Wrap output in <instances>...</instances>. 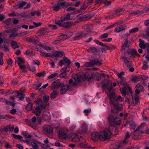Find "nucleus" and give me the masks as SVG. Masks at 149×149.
I'll list each match as a JSON object with an SVG mask.
<instances>
[{"label":"nucleus","mask_w":149,"mask_h":149,"mask_svg":"<svg viewBox=\"0 0 149 149\" xmlns=\"http://www.w3.org/2000/svg\"><path fill=\"white\" fill-rule=\"evenodd\" d=\"M111 133L109 130L105 129L99 133V139L101 141H105L110 138Z\"/></svg>","instance_id":"f257e3e1"},{"label":"nucleus","mask_w":149,"mask_h":149,"mask_svg":"<svg viewBox=\"0 0 149 149\" xmlns=\"http://www.w3.org/2000/svg\"><path fill=\"white\" fill-rule=\"evenodd\" d=\"M103 86L102 88H107L108 90L110 91L112 88L111 81L105 79L102 83Z\"/></svg>","instance_id":"f03ea898"},{"label":"nucleus","mask_w":149,"mask_h":149,"mask_svg":"<svg viewBox=\"0 0 149 149\" xmlns=\"http://www.w3.org/2000/svg\"><path fill=\"white\" fill-rule=\"evenodd\" d=\"M108 119L109 121L112 124H114L117 125H119L120 123V119L116 118H114L111 115L109 116Z\"/></svg>","instance_id":"7ed1b4c3"},{"label":"nucleus","mask_w":149,"mask_h":149,"mask_svg":"<svg viewBox=\"0 0 149 149\" xmlns=\"http://www.w3.org/2000/svg\"><path fill=\"white\" fill-rule=\"evenodd\" d=\"M60 86V88H61L60 93L62 95L65 94L69 88L68 85L65 84L63 83L61 84Z\"/></svg>","instance_id":"20e7f679"},{"label":"nucleus","mask_w":149,"mask_h":149,"mask_svg":"<svg viewBox=\"0 0 149 149\" xmlns=\"http://www.w3.org/2000/svg\"><path fill=\"white\" fill-rule=\"evenodd\" d=\"M43 132L44 134H50L53 132L52 128L48 125H45L43 127Z\"/></svg>","instance_id":"39448f33"},{"label":"nucleus","mask_w":149,"mask_h":149,"mask_svg":"<svg viewBox=\"0 0 149 149\" xmlns=\"http://www.w3.org/2000/svg\"><path fill=\"white\" fill-rule=\"evenodd\" d=\"M84 29L86 32L83 33V36L91 34L92 30L91 26L87 24L84 26Z\"/></svg>","instance_id":"423d86ee"},{"label":"nucleus","mask_w":149,"mask_h":149,"mask_svg":"<svg viewBox=\"0 0 149 149\" xmlns=\"http://www.w3.org/2000/svg\"><path fill=\"white\" fill-rule=\"evenodd\" d=\"M62 83H60L59 80H56L53 82L52 84V86L50 88L53 90L55 88H60V85Z\"/></svg>","instance_id":"0eeeda50"},{"label":"nucleus","mask_w":149,"mask_h":149,"mask_svg":"<svg viewBox=\"0 0 149 149\" xmlns=\"http://www.w3.org/2000/svg\"><path fill=\"white\" fill-rule=\"evenodd\" d=\"M77 23V22H75L72 23L71 22H68L64 23H63V27L68 29H70L71 28L72 25H75Z\"/></svg>","instance_id":"6e6552de"},{"label":"nucleus","mask_w":149,"mask_h":149,"mask_svg":"<svg viewBox=\"0 0 149 149\" xmlns=\"http://www.w3.org/2000/svg\"><path fill=\"white\" fill-rule=\"evenodd\" d=\"M68 72L66 68H63L60 70L61 73L59 76L61 78H64L67 75V72Z\"/></svg>","instance_id":"1a4fd4ad"},{"label":"nucleus","mask_w":149,"mask_h":149,"mask_svg":"<svg viewBox=\"0 0 149 149\" xmlns=\"http://www.w3.org/2000/svg\"><path fill=\"white\" fill-rule=\"evenodd\" d=\"M58 135L59 137L61 139H65L67 137V135L65 132L62 130L59 131Z\"/></svg>","instance_id":"9d476101"},{"label":"nucleus","mask_w":149,"mask_h":149,"mask_svg":"<svg viewBox=\"0 0 149 149\" xmlns=\"http://www.w3.org/2000/svg\"><path fill=\"white\" fill-rule=\"evenodd\" d=\"M64 53L62 51H56L54 52L52 54V57L55 56L57 57H61L63 56Z\"/></svg>","instance_id":"9b49d317"},{"label":"nucleus","mask_w":149,"mask_h":149,"mask_svg":"<svg viewBox=\"0 0 149 149\" xmlns=\"http://www.w3.org/2000/svg\"><path fill=\"white\" fill-rule=\"evenodd\" d=\"M92 77L94 79L96 80H99L101 79L100 74L98 72H95L91 74Z\"/></svg>","instance_id":"f8f14e48"},{"label":"nucleus","mask_w":149,"mask_h":149,"mask_svg":"<svg viewBox=\"0 0 149 149\" xmlns=\"http://www.w3.org/2000/svg\"><path fill=\"white\" fill-rule=\"evenodd\" d=\"M130 53L131 57L133 58H134L135 56L139 57L140 56V55L136 51L133 49L130 50Z\"/></svg>","instance_id":"ddd939ff"},{"label":"nucleus","mask_w":149,"mask_h":149,"mask_svg":"<svg viewBox=\"0 0 149 149\" xmlns=\"http://www.w3.org/2000/svg\"><path fill=\"white\" fill-rule=\"evenodd\" d=\"M92 139L94 141H97L99 138V135L97 132H93L91 134Z\"/></svg>","instance_id":"4468645a"},{"label":"nucleus","mask_w":149,"mask_h":149,"mask_svg":"<svg viewBox=\"0 0 149 149\" xmlns=\"http://www.w3.org/2000/svg\"><path fill=\"white\" fill-rule=\"evenodd\" d=\"M126 26H125L124 25H122L118 26L115 29L114 31L116 33L125 30Z\"/></svg>","instance_id":"2eb2a0df"},{"label":"nucleus","mask_w":149,"mask_h":149,"mask_svg":"<svg viewBox=\"0 0 149 149\" xmlns=\"http://www.w3.org/2000/svg\"><path fill=\"white\" fill-rule=\"evenodd\" d=\"M41 111V110L40 108V107H37L33 110L32 112L36 116H39L40 115Z\"/></svg>","instance_id":"dca6fc26"},{"label":"nucleus","mask_w":149,"mask_h":149,"mask_svg":"<svg viewBox=\"0 0 149 149\" xmlns=\"http://www.w3.org/2000/svg\"><path fill=\"white\" fill-rule=\"evenodd\" d=\"M71 136L72 138V141L77 142L79 141V138L76 134H72L71 135Z\"/></svg>","instance_id":"f3484780"},{"label":"nucleus","mask_w":149,"mask_h":149,"mask_svg":"<svg viewBox=\"0 0 149 149\" xmlns=\"http://www.w3.org/2000/svg\"><path fill=\"white\" fill-rule=\"evenodd\" d=\"M129 124L130 125V127L131 129H132L133 130L135 129L136 127V125L134 122L131 121H127L126 123L124 125V127H125L127 126V125Z\"/></svg>","instance_id":"a211bd4d"},{"label":"nucleus","mask_w":149,"mask_h":149,"mask_svg":"<svg viewBox=\"0 0 149 149\" xmlns=\"http://www.w3.org/2000/svg\"><path fill=\"white\" fill-rule=\"evenodd\" d=\"M132 97L134 105L135 106L137 105L138 101L139 100V97L136 95H132Z\"/></svg>","instance_id":"6ab92c4d"},{"label":"nucleus","mask_w":149,"mask_h":149,"mask_svg":"<svg viewBox=\"0 0 149 149\" xmlns=\"http://www.w3.org/2000/svg\"><path fill=\"white\" fill-rule=\"evenodd\" d=\"M109 130L111 133V135L113 133H117L118 130L117 129L116 127L115 126L113 125H111L109 126Z\"/></svg>","instance_id":"aec40b11"},{"label":"nucleus","mask_w":149,"mask_h":149,"mask_svg":"<svg viewBox=\"0 0 149 149\" xmlns=\"http://www.w3.org/2000/svg\"><path fill=\"white\" fill-rule=\"evenodd\" d=\"M143 132V131H138L137 132L134 133L133 134V138L134 139L138 140L140 138V136H139L140 134H142Z\"/></svg>","instance_id":"412c9836"},{"label":"nucleus","mask_w":149,"mask_h":149,"mask_svg":"<svg viewBox=\"0 0 149 149\" xmlns=\"http://www.w3.org/2000/svg\"><path fill=\"white\" fill-rule=\"evenodd\" d=\"M38 144H41L40 143L34 140V142H32L31 143V145L33 148L35 149H38L39 146Z\"/></svg>","instance_id":"4be33fe9"},{"label":"nucleus","mask_w":149,"mask_h":149,"mask_svg":"<svg viewBox=\"0 0 149 149\" xmlns=\"http://www.w3.org/2000/svg\"><path fill=\"white\" fill-rule=\"evenodd\" d=\"M90 61H91L93 66L95 65H100L102 64L101 62H100L98 60L96 59H91L90 60Z\"/></svg>","instance_id":"5701e85b"},{"label":"nucleus","mask_w":149,"mask_h":149,"mask_svg":"<svg viewBox=\"0 0 149 149\" xmlns=\"http://www.w3.org/2000/svg\"><path fill=\"white\" fill-rule=\"evenodd\" d=\"M58 3L60 8H61V7L62 8H64L65 6L67 7L70 6V5L69 3L66 2H59Z\"/></svg>","instance_id":"b1692460"},{"label":"nucleus","mask_w":149,"mask_h":149,"mask_svg":"<svg viewBox=\"0 0 149 149\" xmlns=\"http://www.w3.org/2000/svg\"><path fill=\"white\" fill-rule=\"evenodd\" d=\"M76 8H75L70 7L66 9V10L67 11H74L73 12V13H72L73 14H77L78 13L80 12V10H75Z\"/></svg>","instance_id":"393cba45"},{"label":"nucleus","mask_w":149,"mask_h":149,"mask_svg":"<svg viewBox=\"0 0 149 149\" xmlns=\"http://www.w3.org/2000/svg\"><path fill=\"white\" fill-rule=\"evenodd\" d=\"M125 41L122 46L121 50L122 51L125 50L126 48L128 47V40L127 38L125 39Z\"/></svg>","instance_id":"a878e982"},{"label":"nucleus","mask_w":149,"mask_h":149,"mask_svg":"<svg viewBox=\"0 0 149 149\" xmlns=\"http://www.w3.org/2000/svg\"><path fill=\"white\" fill-rule=\"evenodd\" d=\"M88 52L89 53H95L99 52V51L95 47H92L90 48L88 50Z\"/></svg>","instance_id":"bb28decb"},{"label":"nucleus","mask_w":149,"mask_h":149,"mask_svg":"<svg viewBox=\"0 0 149 149\" xmlns=\"http://www.w3.org/2000/svg\"><path fill=\"white\" fill-rule=\"evenodd\" d=\"M16 93H17V95L18 96L19 100H23L25 97L24 94L22 93H20L19 91H16Z\"/></svg>","instance_id":"cd10ccee"},{"label":"nucleus","mask_w":149,"mask_h":149,"mask_svg":"<svg viewBox=\"0 0 149 149\" xmlns=\"http://www.w3.org/2000/svg\"><path fill=\"white\" fill-rule=\"evenodd\" d=\"M51 8L53 10L55 11H57L61 9L58 3L54 5L51 7Z\"/></svg>","instance_id":"c85d7f7f"},{"label":"nucleus","mask_w":149,"mask_h":149,"mask_svg":"<svg viewBox=\"0 0 149 149\" xmlns=\"http://www.w3.org/2000/svg\"><path fill=\"white\" fill-rule=\"evenodd\" d=\"M58 92L57 91H53L50 94V97L52 99H54L58 95Z\"/></svg>","instance_id":"c756f323"},{"label":"nucleus","mask_w":149,"mask_h":149,"mask_svg":"<svg viewBox=\"0 0 149 149\" xmlns=\"http://www.w3.org/2000/svg\"><path fill=\"white\" fill-rule=\"evenodd\" d=\"M74 79L75 80L80 82L81 81V75L79 74H75L74 76Z\"/></svg>","instance_id":"7c9ffc66"},{"label":"nucleus","mask_w":149,"mask_h":149,"mask_svg":"<svg viewBox=\"0 0 149 149\" xmlns=\"http://www.w3.org/2000/svg\"><path fill=\"white\" fill-rule=\"evenodd\" d=\"M124 11V10L123 8H118L115 11V12L116 13L117 16H119L120 14L122 13Z\"/></svg>","instance_id":"2f4dec72"},{"label":"nucleus","mask_w":149,"mask_h":149,"mask_svg":"<svg viewBox=\"0 0 149 149\" xmlns=\"http://www.w3.org/2000/svg\"><path fill=\"white\" fill-rule=\"evenodd\" d=\"M22 134L24 138L26 139L30 138L32 137L31 135L28 133L26 131L23 132Z\"/></svg>","instance_id":"473e14b6"},{"label":"nucleus","mask_w":149,"mask_h":149,"mask_svg":"<svg viewBox=\"0 0 149 149\" xmlns=\"http://www.w3.org/2000/svg\"><path fill=\"white\" fill-rule=\"evenodd\" d=\"M92 73H86L84 75V78L87 80H89L92 77Z\"/></svg>","instance_id":"72a5a7b5"},{"label":"nucleus","mask_w":149,"mask_h":149,"mask_svg":"<svg viewBox=\"0 0 149 149\" xmlns=\"http://www.w3.org/2000/svg\"><path fill=\"white\" fill-rule=\"evenodd\" d=\"M46 31L44 29H41L38 31L37 33V34L39 36L44 35L46 33Z\"/></svg>","instance_id":"f704fd0d"},{"label":"nucleus","mask_w":149,"mask_h":149,"mask_svg":"<svg viewBox=\"0 0 149 149\" xmlns=\"http://www.w3.org/2000/svg\"><path fill=\"white\" fill-rule=\"evenodd\" d=\"M11 45L12 47L14 49H15L19 47V46L17 45V43L15 41H12L11 43Z\"/></svg>","instance_id":"c9c22d12"},{"label":"nucleus","mask_w":149,"mask_h":149,"mask_svg":"<svg viewBox=\"0 0 149 149\" xmlns=\"http://www.w3.org/2000/svg\"><path fill=\"white\" fill-rule=\"evenodd\" d=\"M26 4V3L24 1H23L21 3H19L18 5H17L15 6L16 8H21L23 6Z\"/></svg>","instance_id":"e433bc0d"},{"label":"nucleus","mask_w":149,"mask_h":149,"mask_svg":"<svg viewBox=\"0 0 149 149\" xmlns=\"http://www.w3.org/2000/svg\"><path fill=\"white\" fill-rule=\"evenodd\" d=\"M43 118L45 120L47 121H49V118L48 116L46 114L45 112L44 111L43 112Z\"/></svg>","instance_id":"4c0bfd02"},{"label":"nucleus","mask_w":149,"mask_h":149,"mask_svg":"<svg viewBox=\"0 0 149 149\" xmlns=\"http://www.w3.org/2000/svg\"><path fill=\"white\" fill-rule=\"evenodd\" d=\"M130 136L129 132H127L126 134V139L122 142V143L124 144H127V143L128 142L126 141V139L129 138Z\"/></svg>","instance_id":"58836bf2"},{"label":"nucleus","mask_w":149,"mask_h":149,"mask_svg":"<svg viewBox=\"0 0 149 149\" xmlns=\"http://www.w3.org/2000/svg\"><path fill=\"white\" fill-rule=\"evenodd\" d=\"M28 111H31L32 109V104L30 102H29L25 108Z\"/></svg>","instance_id":"ea45409f"},{"label":"nucleus","mask_w":149,"mask_h":149,"mask_svg":"<svg viewBox=\"0 0 149 149\" xmlns=\"http://www.w3.org/2000/svg\"><path fill=\"white\" fill-rule=\"evenodd\" d=\"M55 23L56 24L60 26H63V21L62 18H61V20L55 21Z\"/></svg>","instance_id":"a19ab883"},{"label":"nucleus","mask_w":149,"mask_h":149,"mask_svg":"<svg viewBox=\"0 0 149 149\" xmlns=\"http://www.w3.org/2000/svg\"><path fill=\"white\" fill-rule=\"evenodd\" d=\"M147 43H139V47L143 49H145L146 48V46L148 45Z\"/></svg>","instance_id":"79ce46f5"},{"label":"nucleus","mask_w":149,"mask_h":149,"mask_svg":"<svg viewBox=\"0 0 149 149\" xmlns=\"http://www.w3.org/2000/svg\"><path fill=\"white\" fill-rule=\"evenodd\" d=\"M45 72L44 71L42 72L37 73L36 75L37 77H44L45 75Z\"/></svg>","instance_id":"37998d69"},{"label":"nucleus","mask_w":149,"mask_h":149,"mask_svg":"<svg viewBox=\"0 0 149 149\" xmlns=\"http://www.w3.org/2000/svg\"><path fill=\"white\" fill-rule=\"evenodd\" d=\"M49 96L48 95H44L43 97V100L44 102L47 103L49 101Z\"/></svg>","instance_id":"c03bdc74"},{"label":"nucleus","mask_w":149,"mask_h":149,"mask_svg":"<svg viewBox=\"0 0 149 149\" xmlns=\"http://www.w3.org/2000/svg\"><path fill=\"white\" fill-rule=\"evenodd\" d=\"M121 81H117V84L118 85H120L121 86H122L123 84H125V80L124 78L122 77V78L120 79Z\"/></svg>","instance_id":"a18cd8bd"},{"label":"nucleus","mask_w":149,"mask_h":149,"mask_svg":"<svg viewBox=\"0 0 149 149\" xmlns=\"http://www.w3.org/2000/svg\"><path fill=\"white\" fill-rule=\"evenodd\" d=\"M81 128L83 132H86L87 130V126L86 124H83L81 125Z\"/></svg>","instance_id":"49530a36"},{"label":"nucleus","mask_w":149,"mask_h":149,"mask_svg":"<svg viewBox=\"0 0 149 149\" xmlns=\"http://www.w3.org/2000/svg\"><path fill=\"white\" fill-rule=\"evenodd\" d=\"M63 59L65 61V64H67L68 65H70L71 63L70 60L67 57L65 56L63 57Z\"/></svg>","instance_id":"de8ad7c7"},{"label":"nucleus","mask_w":149,"mask_h":149,"mask_svg":"<svg viewBox=\"0 0 149 149\" xmlns=\"http://www.w3.org/2000/svg\"><path fill=\"white\" fill-rule=\"evenodd\" d=\"M60 39L61 40H63L67 39L68 38L67 35L66 34H63L60 36Z\"/></svg>","instance_id":"09e8293b"},{"label":"nucleus","mask_w":149,"mask_h":149,"mask_svg":"<svg viewBox=\"0 0 149 149\" xmlns=\"http://www.w3.org/2000/svg\"><path fill=\"white\" fill-rule=\"evenodd\" d=\"M12 135L15 139H22L23 138V137L20 135H17L13 134H12Z\"/></svg>","instance_id":"8fccbe9b"},{"label":"nucleus","mask_w":149,"mask_h":149,"mask_svg":"<svg viewBox=\"0 0 149 149\" xmlns=\"http://www.w3.org/2000/svg\"><path fill=\"white\" fill-rule=\"evenodd\" d=\"M111 100V104L116 106L118 103L117 100L113 99Z\"/></svg>","instance_id":"3c124183"},{"label":"nucleus","mask_w":149,"mask_h":149,"mask_svg":"<svg viewBox=\"0 0 149 149\" xmlns=\"http://www.w3.org/2000/svg\"><path fill=\"white\" fill-rule=\"evenodd\" d=\"M120 59H123L124 62L125 64H127L129 62L130 59L127 57H121Z\"/></svg>","instance_id":"603ef678"},{"label":"nucleus","mask_w":149,"mask_h":149,"mask_svg":"<svg viewBox=\"0 0 149 149\" xmlns=\"http://www.w3.org/2000/svg\"><path fill=\"white\" fill-rule=\"evenodd\" d=\"M17 58L18 59L17 64L18 65H19L21 63H24V61L20 57H17Z\"/></svg>","instance_id":"864d4df0"},{"label":"nucleus","mask_w":149,"mask_h":149,"mask_svg":"<svg viewBox=\"0 0 149 149\" xmlns=\"http://www.w3.org/2000/svg\"><path fill=\"white\" fill-rule=\"evenodd\" d=\"M70 19V15L69 14H67L65 16H64L63 19V21H64L69 20Z\"/></svg>","instance_id":"5fc2aeb1"},{"label":"nucleus","mask_w":149,"mask_h":149,"mask_svg":"<svg viewBox=\"0 0 149 149\" xmlns=\"http://www.w3.org/2000/svg\"><path fill=\"white\" fill-rule=\"evenodd\" d=\"M116 109L119 111H121L123 109L122 105L121 104H118L116 106Z\"/></svg>","instance_id":"6e6d98bb"},{"label":"nucleus","mask_w":149,"mask_h":149,"mask_svg":"<svg viewBox=\"0 0 149 149\" xmlns=\"http://www.w3.org/2000/svg\"><path fill=\"white\" fill-rule=\"evenodd\" d=\"M85 67H91L93 66L91 61L90 62H85L84 64Z\"/></svg>","instance_id":"4d7b16f0"},{"label":"nucleus","mask_w":149,"mask_h":149,"mask_svg":"<svg viewBox=\"0 0 149 149\" xmlns=\"http://www.w3.org/2000/svg\"><path fill=\"white\" fill-rule=\"evenodd\" d=\"M93 16L91 15H86L84 16V19L85 20H88L91 18Z\"/></svg>","instance_id":"13d9d810"},{"label":"nucleus","mask_w":149,"mask_h":149,"mask_svg":"<svg viewBox=\"0 0 149 149\" xmlns=\"http://www.w3.org/2000/svg\"><path fill=\"white\" fill-rule=\"evenodd\" d=\"M135 88H137L138 89H140L141 91L143 90V88L141 84H138L136 85Z\"/></svg>","instance_id":"bf43d9fd"},{"label":"nucleus","mask_w":149,"mask_h":149,"mask_svg":"<svg viewBox=\"0 0 149 149\" xmlns=\"http://www.w3.org/2000/svg\"><path fill=\"white\" fill-rule=\"evenodd\" d=\"M11 19L10 18H8L5 20H3V22L4 23L6 24L7 25H9L10 24Z\"/></svg>","instance_id":"052dcab7"},{"label":"nucleus","mask_w":149,"mask_h":149,"mask_svg":"<svg viewBox=\"0 0 149 149\" xmlns=\"http://www.w3.org/2000/svg\"><path fill=\"white\" fill-rule=\"evenodd\" d=\"M58 75V74L57 73H56L51 74L48 77V79H51L54 78V77L57 76Z\"/></svg>","instance_id":"680f3d73"},{"label":"nucleus","mask_w":149,"mask_h":149,"mask_svg":"<svg viewBox=\"0 0 149 149\" xmlns=\"http://www.w3.org/2000/svg\"><path fill=\"white\" fill-rule=\"evenodd\" d=\"M139 30L138 28H135L130 30V33H135V32H137Z\"/></svg>","instance_id":"e2e57ef3"},{"label":"nucleus","mask_w":149,"mask_h":149,"mask_svg":"<svg viewBox=\"0 0 149 149\" xmlns=\"http://www.w3.org/2000/svg\"><path fill=\"white\" fill-rule=\"evenodd\" d=\"M139 76L133 77L131 79V81H139Z\"/></svg>","instance_id":"0e129e2a"},{"label":"nucleus","mask_w":149,"mask_h":149,"mask_svg":"<svg viewBox=\"0 0 149 149\" xmlns=\"http://www.w3.org/2000/svg\"><path fill=\"white\" fill-rule=\"evenodd\" d=\"M91 109H85L84 110V112L85 115L87 116L88 115L89 113L91 112Z\"/></svg>","instance_id":"69168bd1"},{"label":"nucleus","mask_w":149,"mask_h":149,"mask_svg":"<svg viewBox=\"0 0 149 149\" xmlns=\"http://www.w3.org/2000/svg\"><path fill=\"white\" fill-rule=\"evenodd\" d=\"M108 36V34L107 33H105L100 35V38L101 39L106 38Z\"/></svg>","instance_id":"338daca9"},{"label":"nucleus","mask_w":149,"mask_h":149,"mask_svg":"<svg viewBox=\"0 0 149 149\" xmlns=\"http://www.w3.org/2000/svg\"><path fill=\"white\" fill-rule=\"evenodd\" d=\"M127 90L125 88H123L122 90H121V92L122 94L125 96H126L127 94L126 90Z\"/></svg>","instance_id":"774afa93"}]
</instances>
